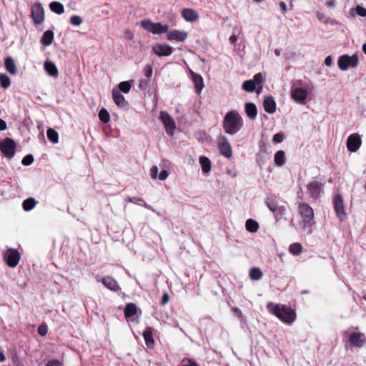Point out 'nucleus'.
I'll return each instance as SVG.
<instances>
[{
  "instance_id": "f257e3e1",
  "label": "nucleus",
  "mask_w": 366,
  "mask_h": 366,
  "mask_svg": "<svg viewBox=\"0 0 366 366\" xmlns=\"http://www.w3.org/2000/svg\"><path fill=\"white\" fill-rule=\"evenodd\" d=\"M267 308L270 313L286 324L292 323L296 318L295 310L285 305L268 302Z\"/></svg>"
},
{
  "instance_id": "f03ea898",
  "label": "nucleus",
  "mask_w": 366,
  "mask_h": 366,
  "mask_svg": "<svg viewBox=\"0 0 366 366\" xmlns=\"http://www.w3.org/2000/svg\"><path fill=\"white\" fill-rule=\"evenodd\" d=\"M243 127V119L235 110L226 114L223 120V128L226 133L230 135L236 134Z\"/></svg>"
},
{
  "instance_id": "7ed1b4c3",
  "label": "nucleus",
  "mask_w": 366,
  "mask_h": 366,
  "mask_svg": "<svg viewBox=\"0 0 366 366\" xmlns=\"http://www.w3.org/2000/svg\"><path fill=\"white\" fill-rule=\"evenodd\" d=\"M298 208L303 220L302 228L308 229V233L310 234L312 232L311 227L315 223L313 209L307 203H300Z\"/></svg>"
},
{
  "instance_id": "20e7f679",
  "label": "nucleus",
  "mask_w": 366,
  "mask_h": 366,
  "mask_svg": "<svg viewBox=\"0 0 366 366\" xmlns=\"http://www.w3.org/2000/svg\"><path fill=\"white\" fill-rule=\"evenodd\" d=\"M358 57L356 54L350 56L344 54L340 56L337 60V65L342 71H346L349 68H356L358 64Z\"/></svg>"
},
{
  "instance_id": "39448f33",
  "label": "nucleus",
  "mask_w": 366,
  "mask_h": 366,
  "mask_svg": "<svg viewBox=\"0 0 366 366\" xmlns=\"http://www.w3.org/2000/svg\"><path fill=\"white\" fill-rule=\"evenodd\" d=\"M141 26L147 31L154 34H161L167 32L168 25H162L161 23H154L150 20H142Z\"/></svg>"
},
{
  "instance_id": "423d86ee",
  "label": "nucleus",
  "mask_w": 366,
  "mask_h": 366,
  "mask_svg": "<svg viewBox=\"0 0 366 366\" xmlns=\"http://www.w3.org/2000/svg\"><path fill=\"white\" fill-rule=\"evenodd\" d=\"M16 144L14 139L6 137L0 142V151L7 158L11 159L15 155Z\"/></svg>"
},
{
  "instance_id": "0eeeda50",
  "label": "nucleus",
  "mask_w": 366,
  "mask_h": 366,
  "mask_svg": "<svg viewBox=\"0 0 366 366\" xmlns=\"http://www.w3.org/2000/svg\"><path fill=\"white\" fill-rule=\"evenodd\" d=\"M217 142L219 153L226 158L231 157L232 150L228 139L224 135H219L217 138Z\"/></svg>"
},
{
  "instance_id": "6e6552de",
  "label": "nucleus",
  "mask_w": 366,
  "mask_h": 366,
  "mask_svg": "<svg viewBox=\"0 0 366 366\" xmlns=\"http://www.w3.org/2000/svg\"><path fill=\"white\" fill-rule=\"evenodd\" d=\"M334 209L337 217L340 221H343L346 219L347 215L345 210V205L342 197L337 194L333 198Z\"/></svg>"
},
{
  "instance_id": "1a4fd4ad",
  "label": "nucleus",
  "mask_w": 366,
  "mask_h": 366,
  "mask_svg": "<svg viewBox=\"0 0 366 366\" xmlns=\"http://www.w3.org/2000/svg\"><path fill=\"white\" fill-rule=\"evenodd\" d=\"M323 188L324 184L322 182L318 181L311 182L307 186V194L310 198L317 199L323 192Z\"/></svg>"
},
{
  "instance_id": "9d476101",
  "label": "nucleus",
  "mask_w": 366,
  "mask_h": 366,
  "mask_svg": "<svg viewBox=\"0 0 366 366\" xmlns=\"http://www.w3.org/2000/svg\"><path fill=\"white\" fill-rule=\"evenodd\" d=\"M4 259L9 267H15L19 262L20 254L16 249L10 248L5 252Z\"/></svg>"
},
{
  "instance_id": "9b49d317",
  "label": "nucleus",
  "mask_w": 366,
  "mask_h": 366,
  "mask_svg": "<svg viewBox=\"0 0 366 366\" xmlns=\"http://www.w3.org/2000/svg\"><path fill=\"white\" fill-rule=\"evenodd\" d=\"M31 16L35 24H40L44 20V10L41 3L36 2L31 7Z\"/></svg>"
},
{
  "instance_id": "f8f14e48",
  "label": "nucleus",
  "mask_w": 366,
  "mask_h": 366,
  "mask_svg": "<svg viewBox=\"0 0 366 366\" xmlns=\"http://www.w3.org/2000/svg\"><path fill=\"white\" fill-rule=\"evenodd\" d=\"M307 94V92L305 89L295 87V86L291 88V98L298 104H304Z\"/></svg>"
},
{
  "instance_id": "ddd939ff",
  "label": "nucleus",
  "mask_w": 366,
  "mask_h": 366,
  "mask_svg": "<svg viewBox=\"0 0 366 366\" xmlns=\"http://www.w3.org/2000/svg\"><path fill=\"white\" fill-rule=\"evenodd\" d=\"M160 119L164 125L166 132L167 134L172 136L175 130V123L172 117L165 112L160 113Z\"/></svg>"
},
{
  "instance_id": "4468645a",
  "label": "nucleus",
  "mask_w": 366,
  "mask_h": 366,
  "mask_svg": "<svg viewBox=\"0 0 366 366\" xmlns=\"http://www.w3.org/2000/svg\"><path fill=\"white\" fill-rule=\"evenodd\" d=\"M362 140L358 134L350 135L347 139V149L351 152H355L361 146Z\"/></svg>"
},
{
  "instance_id": "2eb2a0df",
  "label": "nucleus",
  "mask_w": 366,
  "mask_h": 366,
  "mask_svg": "<svg viewBox=\"0 0 366 366\" xmlns=\"http://www.w3.org/2000/svg\"><path fill=\"white\" fill-rule=\"evenodd\" d=\"M153 52L158 56H167L172 54L173 49L166 44H156L152 47Z\"/></svg>"
},
{
  "instance_id": "dca6fc26",
  "label": "nucleus",
  "mask_w": 366,
  "mask_h": 366,
  "mask_svg": "<svg viewBox=\"0 0 366 366\" xmlns=\"http://www.w3.org/2000/svg\"><path fill=\"white\" fill-rule=\"evenodd\" d=\"M350 342L354 347H361L365 344L366 338L362 333L352 332L350 335Z\"/></svg>"
},
{
  "instance_id": "f3484780",
  "label": "nucleus",
  "mask_w": 366,
  "mask_h": 366,
  "mask_svg": "<svg viewBox=\"0 0 366 366\" xmlns=\"http://www.w3.org/2000/svg\"><path fill=\"white\" fill-rule=\"evenodd\" d=\"M167 39L170 41H183L186 39L187 34L184 31L172 30L167 31Z\"/></svg>"
},
{
  "instance_id": "a211bd4d",
  "label": "nucleus",
  "mask_w": 366,
  "mask_h": 366,
  "mask_svg": "<svg viewBox=\"0 0 366 366\" xmlns=\"http://www.w3.org/2000/svg\"><path fill=\"white\" fill-rule=\"evenodd\" d=\"M264 202L268 209L274 213L279 210L280 213L281 214L282 210L284 209V208H281L278 206V202L273 195L267 196L265 198Z\"/></svg>"
},
{
  "instance_id": "6ab92c4d",
  "label": "nucleus",
  "mask_w": 366,
  "mask_h": 366,
  "mask_svg": "<svg viewBox=\"0 0 366 366\" xmlns=\"http://www.w3.org/2000/svg\"><path fill=\"white\" fill-rule=\"evenodd\" d=\"M102 284L112 291H118L120 290L118 282L110 276L104 277L102 279Z\"/></svg>"
},
{
  "instance_id": "aec40b11",
  "label": "nucleus",
  "mask_w": 366,
  "mask_h": 366,
  "mask_svg": "<svg viewBox=\"0 0 366 366\" xmlns=\"http://www.w3.org/2000/svg\"><path fill=\"white\" fill-rule=\"evenodd\" d=\"M264 109L269 114H274L276 111V102L272 96L266 97L263 102Z\"/></svg>"
},
{
  "instance_id": "412c9836",
  "label": "nucleus",
  "mask_w": 366,
  "mask_h": 366,
  "mask_svg": "<svg viewBox=\"0 0 366 366\" xmlns=\"http://www.w3.org/2000/svg\"><path fill=\"white\" fill-rule=\"evenodd\" d=\"M112 98L114 103L119 107L124 108L128 105L124 97L120 93L119 91L114 89L112 91Z\"/></svg>"
},
{
  "instance_id": "4be33fe9",
  "label": "nucleus",
  "mask_w": 366,
  "mask_h": 366,
  "mask_svg": "<svg viewBox=\"0 0 366 366\" xmlns=\"http://www.w3.org/2000/svg\"><path fill=\"white\" fill-rule=\"evenodd\" d=\"M182 16L188 22L195 21L199 18L197 11L191 9H184L182 11Z\"/></svg>"
},
{
  "instance_id": "5701e85b",
  "label": "nucleus",
  "mask_w": 366,
  "mask_h": 366,
  "mask_svg": "<svg viewBox=\"0 0 366 366\" xmlns=\"http://www.w3.org/2000/svg\"><path fill=\"white\" fill-rule=\"evenodd\" d=\"M142 335L145 340L146 345L150 348L153 347L154 344L153 329L151 327H147Z\"/></svg>"
},
{
  "instance_id": "b1692460",
  "label": "nucleus",
  "mask_w": 366,
  "mask_h": 366,
  "mask_svg": "<svg viewBox=\"0 0 366 366\" xmlns=\"http://www.w3.org/2000/svg\"><path fill=\"white\" fill-rule=\"evenodd\" d=\"M192 77L195 86L196 92L199 94L204 87L203 79L201 75L194 72H192Z\"/></svg>"
},
{
  "instance_id": "393cba45",
  "label": "nucleus",
  "mask_w": 366,
  "mask_h": 366,
  "mask_svg": "<svg viewBox=\"0 0 366 366\" xmlns=\"http://www.w3.org/2000/svg\"><path fill=\"white\" fill-rule=\"evenodd\" d=\"M5 68L6 71L12 75H15L17 73V69L14 59L11 56H8L4 61Z\"/></svg>"
},
{
  "instance_id": "a878e982",
  "label": "nucleus",
  "mask_w": 366,
  "mask_h": 366,
  "mask_svg": "<svg viewBox=\"0 0 366 366\" xmlns=\"http://www.w3.org/2000/svg\"><path fill=\"white\" fill-rule=\"evenodd\" d=\"M245 113L251 119H254L257 115V109L254 104L247 102L245 104Z\"/></svg>"
},
{
  "instance_id": "bb28decb",
  "label": "nucleus",
  "mask_w": 366,
  "mask_h": 366,
  "mask_svg": "<svg viewBox=\"0 0 366 366\" xmlns=\"http://www.w3.org/2000/svg\"><path fill=\"white\" fill-rule=\"evenodd\" d=\"M44 67L49 75L54 77H56L58 76V69L52 61H46L44 62Z\"/></svg>"
},
{
  "instance_id": "cd10ccee",
  "label": "nucleus",
  "mask_w": 366,
  "mask_h": 366,
  "mask_svg": "<svg viewBox=\"0 0 366 366\" xmlns=\"http://www.w3.org/2000/svg\"><path fill=\"white\" fill-rule=\"evenodd\" d=\"M54 40V32L51 30H46L44 32L41 43L44 46H49Z\"/></svg>"
},
{
  "instance_id": "c85d7f7f",
  "label": "nucleus",
  "mask_w": 366,
  "mask_h": 366,
  "mask_svg": "<svg viewBox=\"0 0 366 366\" xmlns=\"http://www.w3.org/2000/svg\"><path fill=\"white\" fill-rule=\"evenodd\" d=\"M274 160L277 166H283L286 162L285 152L283 150L277 151L274 154Z\"/></svg>"
},
{
  "instance_id": "c756f323",
  "label": "nucleus",
  "mask_w": 366,
  "mask_h": 366,
  "mask_svg": "<svg viewBox=\"0 0 366 366\" xmlns=\"http://www.w3.org/2000/svg\"><path fill=\"white\" fill-rule=\"evenodd\" d=\"M126 199L129 202H132V203H134V204L142 205V206L144 207L145 208H147L149 209H152V211H154V209H152V206L147 204L144 202V200L142 198H141V197H127Z\"/></svg>"
},
{
  "instance_id": "7c9ffc66",
  "label": "nucleus",
  "mask_w": 366,
  "mask_h": 366,
  "mask_svg": "<svg viewBox=\"0 0 366 366\" xmlns=\"http://www.w3.org/2000/svg\"><path fill=\"white\" fill-rule=\"evenodd\" d=\"M137 313V306L134 303L127 304L124 308V316L127 319L133 317Z\"/></svg>"
},
{
  "instance_id": "2f4dec72",
  "label": "nucleus",
  "mask_w": 366,
  "mask_h": 366,
  "mask_svg": "<svg viewBox=\"0 0 366 366\" xmlns=\"http://www.w3.org/2000/svg\"><path fill=\"white\" fill-rule=\"evenodd\" d=\"M199 163L203 173H208L211 170V162L209 158L202 156L199 157Z\"/></svg>"
},
{
  "instance_id": "473e14b6",
  "label": "nucleus",
  "mask_w": 366,
  "mask_h": 366,
  "mask_svg": "<svg viewBox=\"0 0 366 366\" xmlns=\"http://www.w3.org/2000/svg\"><path fill=\"white\" fill-rule=\"evenodd\" d=\"M49 8L53 12L57 14H61L64 12V5L59 1H52L50 3Z\"/></svg>"
},
{
  "instance_id": "72a5a7b5",
  "label": "nucleus",
  "mask_w": 366,
  "mask_h": 366,
  "mask_svg": "<svg viewBox=\"0 0 366 366\" xmlns=\"http://www.w3.org/2000/svg\"><path fill=\"white\" fill-rule=\"evenodd\" d=\"M36 201L33 197H29L26 199H25L22 203V207L23 209L26 211H31L32 209L34 208V207L36 204Z\"/></svg>"
},
{
  "instance_id": "f704fd0d",
  "label": "nucleus",
  "mask_w": 366,
  "mask_h": 366,
  "mask_svg": "<svg viewBox=\"0 0 366 366\" xmlns=\"http://www.w3.org/2000/svg\"><path fill=\"white\" fill-rule=\"evenodd\" d=\"M246 229L250 232H255L259 229V224L252 219H248L245 223Z\"/></svg>"
},
{
  "instance_id": "c9c22d12",
  "label": "nucleus",
  "mask_w": 366,
  "mask_h": 366,
  "mask_svg": "<svg viewBox=\"0 0 366 366\" xmlns=\"http://www.w3.org/2000/svg\"><path fill=\"white\" fill-rule=\"evenodd\" d=\"M263 276V273L258 267H252L249 271V277L251 280L257 281L259 280Z\"/></svg>"
},
{
  "instance_id": "e433bc0d",
  "label": "nucleus",
  "mask_w": 366,
  "mask_h": 366,
  "mask_svg": "<svg viewBox=\"0 0 366 366\" xmlns=\"http://www.w3.org/2000/svg\"><path fill=\"white\" fill-rule=\"evenodd\" d=\"M316 17L319 21H322L325 24L335 25L337 24L335 20L327 17L324 14L319 11L316 13Z\"/></svg>"
},
{
  "instance_id": "4c0bfd02",
  "label": "nucleus",
  "mask_w": 366,
  "mask_h": 366,
  "mask_svg": "<svg viewBox=\"0 0 366 366\" xmlns=\"http://www.w3.org/2000/svg\"><path fill=\"white\" fill-rule=\"evenodd\" d=\"M242 87L247 92H253L256 89V84L253 80L249 79L244 81Z\"/></svg>"
},
{
  "instance_id": "58836bf2",
  "label": "nucleus",
  "mask_w": 366,
  "mask_h": 366,
  "mask_svg": "<svg viewBox=\"0 0 366 366\" xmlns=\"http://www.w3.org/2000/svg\"><path fill=\"white\" fill-rule=\"evenodd\" d=\"M48 139L52 143H57L59 141V134L54 129L49 128L46 132Z\"/></svg>"
},
{
  "instance_id": "ea45409f",
  "label": "nucleus",
  "mask_w": 366,
  "mask_h": 366,
  "mask_svg": "<svg viewBox=\"0 0 366 366\" xmlns=\"http://www.w3.org/2000/svg\"><path fill=\"white\" fill-rule=\"evenodd\" d=\"M99 118L103 123H108L110 121L109 113L106 109L102 108L99 112Z\"/></svg>"
},
{
  "instance_id": "a19ab883",
  "label": "nucleus",
  "mask_w": 366,
  "mask_h": 366,
  "mask_svg": "<svg viewBox=\"0 0 366 366\" xmlns=\"http://www.w3.org/2000/svg\"><path fill=\"white\" fill-rule=\"evenodd\" d=\"M289 250L292 254L297 255L301 253L302 250V244L300 243H293L290 244Z\"/></svg>"
},
{
  "instance_id": "79ce46f5",
  "label": "nucleus",
  "mask_w": 366,
  "mask_h": 366,
  "mask_svg": "<svg viewBox=\"0 0 366 366\" xmlns=\"http://www.w3.org/2000/svg\"><path fill=\"white\" fill-rule=\"evenodd\" d=\"M0 84L3 88L7 89L11 85L10 78L6 74H0Z\"/></svg>"
},
{
  "instance_id": "37998d69",
  "label": "nucleus",
  "mask_w": 366,
  "mask_h": 366,
  "mask_svg": "<svg viewBox=\"0 0 366 366\" xmlns=\"http://www.w3.org/2000/svg\"><path fill=\"white\" fill-rule=\"evenodd\" d=\"M132 85L129 81H122L119 84V92H124V93H128L131 89Z\"/></svg>"
},
{
  "instance_id": "c03bdc74",
  "label": "nucleus",
  "mask_w": 366,
  "mask_h": 366,
  "mask_svg": "<svg viewBox=\"0 0 366 366\" xmlns=\"http://www.w3.org/2000/svg\"><path fill=\"white\" fill-rule=\"evenodd\" d=\"M252 80L256 84V86L264 85L265 78L262 73H257L254 76Z\"/></svg>"
},
{
  "instance_id": "a18cd8bd",
  "label": "nucleus",
  "mask_w": 366,
  "mask_h": 366,
  "mask_svg": "<svg viewBox=\"0 0 366 366\" xmlns=\"http://www.w3.org/2000/svg\"><path fill=\"white\" fill-rule=\"evenodd\" d=\"M353 10L355 11L357 15L362 17H366V9L364 8L363 6L358 5L355 7V9H352L351 12H352Z\"/></svg>"
},
{
  "instance_id": "49530a36",
  "label": "nucleus",
  "mask_w": 366,
  "mask_h": 366,
  "mask_svg": "<svg viewBox=\"0 0 366 366\" xmlns=\"http://www.w3.org/2000/svg\"><path fill=\"white\" fill-rule=\"evenodd\" d=\"M34 162V157L32 154L26 155L21 160V163L24 166L31 165Z\"/></svg>"
},
{
  "instance_id": "de8ad7c7",
  "label": "nucleus",
  "mask_w": 366,
  "mask_h": 366,
  "mask_svg": "<svg viewBox=\"0 0 366 366\" xmlns=\"http://www.w3.org/2000/svg\"><path fill=\"white\" fill-rule=\"evenodd\" d=\"M70 23L76 26H78L81 24L82 19L77 15H74L70 18Z\"/></svg>"
},
{
  "instance_id": "09e8293b",
  "label": "nucleus",
  "mask_w": 366,
  "mask_h": 366,
  "mask_svg": "<svg viewBox=\"0 0 366 366\" xmlns=\"http://www.w3.org/2000/svg\"><path fill=\"white\" fill-rule=\"evenodd\" d=\"M284 139H285L284 134L277 133L273 136L272 141L274 143L277 144V143H281L282 142H283Z\"/></svg>"
},
{
  "instance_id": "8fccbe9b",
  "label": "nucleus",
  "mask_w": 366,
  "mask_h": 366,
  "mask_svg": "<svg viewBox=\"0 0 366 366\" xmlns=\"http://www.w3.org/2000/svg\"><path fill=\"white\" fill-rule=\"evenodd\" d=\"M144 73L147 78H150L153 74L152 67L149 64L146 65L144 68Z\"/></svg>"
},
{
  "instance_id": "3c124183",
  "label": "nucleus",
  "mask_w": 366,
  "mask_h": 366,
  "mask_svg": "<svg viewBox=\"0 0 366 366\" xmlns=\"http://www.w3.org/2000/svg\"><path fill=\"white\" fill-rule=\"evenodd\" d=\"M182 366H198V365L191 359H186L182 361Z\"/></svg>"
},
{
  "instance_id": "603ef678",
  "label": "nucleus",
  "mask_w": 366,
  "mask_h": 366,
  "mask_svg": "<svg viewBox=\"0 0 366 366\" xmlns=\"http://www.w3.org/2000/svg\"><path fill=\"white\" fill-rule=\"evenodd\" d=\"M159 172V168L157 166L154 165L151 168V177L152 179H157V174Z\"/></svg>"
},
{
  "instance_id": "864d4df0",
  "label": "nucleus",
  "mask_w": 366,
  "mask_h": 366,
  "mask_svg": "<svg viewBox=\"0 0 366 366\" xmlns=\"http://www.w3.org/2000/svg\"><path fill=\"white\" fill-rule=\"evenodd\" d=\"M46 366H63V365L59 360H51L47 362Z\"/></svg>"
},
{
  "instance_id": "5fc2aeb1",
  "label": "nucleus",
  "mask_w": 366,
  "mask_h": 366,
  "mask_svg": "<svg viewBox=\"0 0 366 366\" xmlns=\"http://www.w3.org/2000/svg\"><path fill=\"white\" fill-rule=\"evenodd\" d=\"M168 176H169V173L167 170H162L158 175V178L160 180H164L168 177Z\"/></svg>"
},
{
  "instance_id": "6e6d98bb",
  "label": "nucleus",
  "mask_w": 366,
  "mask_h": 366,
  "mask_svg": "<svg viewBox=\"0 0 366 366\" xmlns=\"http://www.w3.org/2000/svg\"><path fill=\"white\" fill-rule=\"evenodd\" d=\"M232 310H233L234 315H237L241 321H242L243 315H242V311L238 307H234Z\"/></svg>"
},
{
  "instance_id": "4d7b16f0",
  "label": "nucleus",
  "mask_w": 366,
  "mask_h": 366,
  "mask_svg": "<svg viewBox=\"0 0 366 366\" xmlns=\"http://www.w3.org/2000/svg\"><path fill=\"white\" fill-rule=\"evenodd\" d=\"M46 327L44 326H39L38 328V332L40 335L44 336L46 334Z\"/></svg>"
},
{
  "instance_id": "13d9d810",
  "label": "nucleus",
  "mask_w": 366,
  "mask_h": 366,
  "mask_svg": "<svg viewBox=\"0 0 366 366\" xmlns=\"http://www.w3.org/2000/svg\"><path fill=\"white\" fill-rule=\"evenodd\" d=\"M333 63V59L331 56H328L325 59V64L327 66H332Z\"/></svg>"
},
{
  "instance_id": "bf43d9fd",
  "label": "nucleus",
  "mask_w": 366,
  "mask_h": 366,
  "mask_svg": "<svg viewBox=\"0 0 366 366\" xmlns=\"http://www.w3.org/2000/svg\"><path fill=\"white\" fill-rule=\"evenodd\" d=\"M169 297L167 293H164L162 297L161 304L165 305L169 301Z\"/></svg>"
},
{
  "instance_id": "052dcab7",
  "label": "nucleus",
  "mask_w": 366,
  "mask_h": 366,
  "mask_svg": "<svg viewBox=\"0 0 366 366\" xmlns=\"http://www.w3.org/2000/svg\"><path fill=\"white\" fill-rule=\"evenodd\" d=\"M7 128V124L4 120L0 119V131H4Z\"/></svg>"
},
{
  "instance_id": "680f3d73",
  "label": "nucleus",
  "mask_w": 366,
  "mask_h": 366,
  "mask_svg": "<svg viewBox=\"0 0 366 366\" xmlns=\"http://www.w3.org/2000/svg\"><path fill=\"white\" fill-rule=\"evenodd\" d=\"M280 8H281V9H282V11L283 12H286L287 11V5H286V4L284 1H281L280 2Z\"/></svg>"
},
{
  "instance_id": "e2e57ef3",
  "label": "nucleus",
  "mask_w": 366,
  "mask_h": 366,
  "mask_svg": "<svg viewBox=\"0 0 366 366\" xmlns=\"http://www.w3.org/2000/svg\"><path fill=\"white\" fill-rule=\"evenodd\" d=\"M328 7H333L335 5V1L333 0L328 1L326 4Z\"/></svg>"
},
{
  "instance_id": "0e129e2a",
  "label": "nucleus",
  "mask_w": 366,
  "mask_h": 366,
  "mask_svg": "<svg viewBox=\"0 0 366 366\" xmlns=\"http://www.w3.org/2000/svg\"><path fill=\"white\" fill-rule=\"evenodd\" d=\"M264 85L256 86L257 93L260 94L262 92Z\"/></svg>"
},
{
  "instance_id": "69168bd1",
  "label": "nucleus",
  "mask_w": 366,
  "mask_h": 366,
  "mask_svg": "<svg viewBox=\"0 0 366 366\" xmlns=\"http://www.w3.org/2000/svg\"><path fill=\"white\" fill-rule=\"evenodd\" d=\"M237 39V38L235 35H232L229 37L230 42L233 43V44L236 43Z\"/></svg>"
},
{
  "instance_id": "338daca9",
  "label": "nucleus",
  "mask_w": 366,
  "mask_h": 366,
  "mask_svg": "<svg viewBox=\"0 0 366 366\" xmlns=\"http://www.w3.org/2000/svg\"><path fill=\"white\" fill-rule=\"evenodd\" d=\"M6 357L3 352L0 351V362H2L5 360Z\"/></svg>"
},
{
  "instance_id": "774afa93",
  "label": "nucleus",
  "mask_w": 366,
  "mask_h": 366,
  "mask_svg": "<svg viewBox=\"0 0 366 366\" xmlns=\"http://www.w3.org/2000/svg\"><path fill=\"white\" fill-rule=\"evenodd\" d=\"M362 51L366 54V43L363 44L362 46Z\"/></svg>"
}]
</instances>
